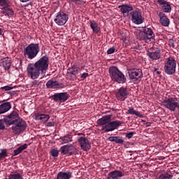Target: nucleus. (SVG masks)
<instances>
[{
  "instance_id": "nucleus-1",
  "label": "nucleus",
  "mask_w": 179,
  "mask_h": 179,
  "mask_svg": "<svg viewBox=\"0 0 179 179\" xmlns=\"http://www.w3.org/2000/svg\"><path fill=\"white\" fill-rule=\"evenodd\" d=\"M49 65L50 59H48V56H43L35 63H30L27 65V72L28 76L33 80L38 79L40 75L45 76Z\"/></svg>"
},
{
  "instance_id": "nucleus-2",
  "label": "nucleus",
  "mask_w": 179,
  "mask_h": 179,
  "mask_svg": "<svg viewBox=\"0 0 179 179\" xmlns=\"http://www.w3.org/2000/svg\"><path fill=\"white\" fill-rule=\"evenodd\" d=\"M6 120V127H11L13 133L15 135H19L26 130L27 123L23 119H20L19 113L16 110L12 111L9 115L4 116Z\"/></svg>"
},
{
  "instance_id": "nucleus-3",
  "label": "nucleus",
  "mask_w": 179,
  "mask_h": 179,
  "mask_svg": "<svg viewBox=\"0 0 179 179\" xmlns=\"http://www.w3.org/2000/svg\"><path fill=\"white\" fill-rule=\"evenodd\" d=\"M40 52V44L38 43H30L28 45L23 51L24 57L26 59L31 61L34 59L38 53Z\"/></svg>"
},
{
  "instance_id": "nucleus-4",
  "label": "nucleus",
  "mask_w": 179,
  "mask_h": 179,
  "mask_svg": "<svg viewBox=\"0 0 179 179\" xmlns=\"http://www.w3.org/2000/svg\"><path fill=\"white\" fill-rule=\"evenodd\" d=\"M136 37L138 40L141 41H145V43H150L155 40V33L150 28L144 27L137 34Z\"/></svg>"
},
{
  "instance_id": "nucleus-5",
  "label": "nucleus",
  "mask_w": 179,
  "mask_h": 179,
  "mask_svg": "<svg viewBox=\"0 0 179 179\" xmlns=\"http://www.w3.org/2000/svg\"><path fill=\"white\" fill-rule=\"evenodd\" d=\"M176 68H177V61L173 57L170 56L165 61L164 72L166 75H174L176 73Z\"/></svg>"
},
{
  "instance_id": "nucleus-6",
  "label": "nucleus",
  "mask_w": 179,
  "mask_h": 179,
  "mask_svg": "<svg viewBox=\"0 0 179 179\" xmlns=\"http://www.w3.org/2000/svg\"><path fill=\"white\" fill-rule=\"evenodd\" d=\"M129 78L134 83H139L142 78H143V73L141 69H132L128 71Z\"/></svg>"
},
{
  "instance_id": "nucleus-7",
  "label": "nucleus",
  "mask_w": 179,
  "mask_h": 179,
  "mask_svg": "<svg viewBox=\"0 0 179 179\" xmlns=\"http://www.w3.org/2000/svg\"><path fill=\"white\" fill-rule=\"evenodd\" d=\"M162 106H164L165 108H168L169 111H176L177 108L179 109L177 98H166L162 102Z\"/></svg>"
},
{
  "instance_id": "nucleus-8",
  "label": "nucleus",
  "mask_w": 179,
  "mask_h": 179,
  "mask_svg": "<svg viewBox=\"0 0 179 179\" xmlns=\"http://www.w3.org/2000/svg\"><path fill=\"white\" fill-rule=\"evenodd\" d=\"M59 152L62 155H68V156H73L78 155V150L72 144H67L60 148Z\"/></svg>"
},
{
  "instance_id": "nucleus-9",
  "label": "nucleus",
  "mask_w": 179,
  "mask_h": 179,
  "mask_svg": "<svg viewBox=\"0 0 179 179\" xmlns=\"http://www.w3.org/2000/svg\"><path fill=\"white\" fill-rule=\"evenodd\" d=\"M69 17L68 14L64 13V11H59L56 14L54 22L57 26H64L68 22Z\"/></svg>"
},
{
  "instance_id": "nucleus-10",
  "label": "nucleus",
  "mask_w": 179,
  "mask_h": 179,
  "mask_svg": "<svg viewBox=\"0 0 179 179\" xmlns=\"http://www.w3.org/2000/svg\"><path fill=\"white\" fill-rule=\"evenodd\" d=\"M147 55L152 61H157L162 57V50L159 48H151L147 52Z\"/></svg>"
},
{
  "instance_id": "nucleus-11",
  "label": "nucleus",
  "mask_w": 179,
  "mask_h": 179,
  "mask_svg": "<svg viewBox=\"0 0 179 179\" xmlns=\"http://www.w3.org/2000/svg\"><path fill=\"white\" fill-rule=\"evenodd\" d=\"M130 17H131V22H133L134 24H142V23H143L144 19L142 17V12L139 8L133 11Z\"/></svg>"
},
{
  "instance_id": "nucleus-12",
  "label": "nucleus",
  "mask_w": 179,
  "mask_h": 179,
  "mask_svg": "<svg viewBox=\"0 0 179 179\" xmlns=\"http://www.w3.org/2000/svg\"><path fill=\"white\" fill-rule=\"evenodd\" d=\"M52 99L55 103H65L69 99V94L68 92L55 93L52 96Z\"/></svg>"
},
{
  "instance_id": "nucleus-13",
  "label": "nucleus",
  "mask_w": 179,
  "mask_h": 179,
  "mask_svg": "<svg viewBox=\"0 0 179 179\" xmlns=\"http://www.w3.org/2000/svg\"><path fill=\"white\" fill-rule=\"evenodd\" d=\"M128 96H129V92L127 88L124 87H121L116 92V98L119 101H125L128 99Z\"/></svg>"
},
{
  "instance_id": "nucleus-14",
  "label": "nucleus",
  "mask_w": 179,
  "mask_h": 179,
  "mask_svg": "<svg viewBox=\"0 0 179 179\" xmlns=\"http://www.w3.org/2000/svg\"><path fill=\"white\" fill-rule=\"evenodd\" d=\"M120 10L124 16V17H131L132 13L135 11L134 10V7L129 4H123L119 6Z\"/></svg>"
},
{
  "instance_id": "nucleus-15",
  "label": "nucleus",
  "mask_w": 179,
  "mask_h": 179,
  "mask_svg": "<svg viewBox=\"0 0 179 179\" xmlns=\"http://www.w3.org/2000/svg\"><path fill=\"white\" fill-rule=\"evenodd\" d=\"M78 142L80 146L84 152H89L92 149V145H90V142L89 139L86 138L85 136H81L78 138Z\"/></svg>"
},
{
  "instance_id": "nucleus-16",
  "label": "nucleus",
  "mask_w": 179,
  "mask_h": 179,
  "mask_svg": "<svg viewBox=\"0 0 179 179\" xmlns=\"http://www.w3.org/2000/svg\"><path fill=\"white\" fill-rule=\"evenodd\" d=\"M121 124H122V122L119 120L113 122L110 121L103 127L102 131H105V132H111L112 131L117 129L118 127H120Z\"/></svg>"
},
{
  "instance_id": "nucleus-17",
  "label": "nucleus",
  "mask_w": 179,
  "mask_h": 179,
  "mask_svg": "<svg viewBox=\"0 0 179 179\" xmlns=\"http://www.w3.org/2000/svg\"><path fill=\"white\" fill-rule=\"evenodd\" d=\"M157 3L161 6L164 13H171V3L166 0H157Z\"/></svg>"
},
{
  "instance_id": "nucleus-18",
  "label": "nucleus",
  "mask_w": 179,
  "mask_h": 179,
  "mask_svg": "<svg viewBox=\"0 0 179 179\" xmlns=\"http://www.w3.org/2000/svg\"><path fill=\"white\" fill-rule=\"evenodd\" d=\"M157 15H158L159 17V23L162 24V26H164V27H169V26H170V19L167 17L166 13H164L163 11L157 10Z\"/></svg>"
},
{
  "instance_id": "nucleus-19",
  "label": "nucleus",
  "mask_w": 179,
  "mask_h": 179,
  "mask_svg": "<svg viewBox=\"0 0 179 179\" xmlns=\"http://www.w3.org/2000/svg\"><path fill=\"white\" fill-rule=\"evenodd\" d=\"M80 73V69L78 66L73 65L71 68L68 69L67 75H69L71 80H74L76 78V75Z\"/></svg>"
},
{
  "instance_id": "nucleus-20",
  "label": "nucleus",
  "mask_w": 179,
  "mask_h": 179,
  "mask_svg": "<svg viewBox=\"0 0 179 179\" xmlns=\"http://www.w3.org/2000/svg\"><path fill=\"white\" fill-rule=\"evenodd\" d=\"M12 66V59L10 57H3L0 60V66H2L5 71H9Z\"/></svg>"
},
{
  "instance_id": "nucleus-21",
  "label": "nucleus",
  "mask_w": 179,
  "mask_h": 179,
  "mask_svg": "<svg viewBox=\"0 0 179 179\" xmlns=\"http://www.w3.org/2000/svg\"><path fill=\"white\" fill-rule=\"evenodd\" d=\"M121 177H124V173L119 170L112 171L107 175V179H120Z\"/></svg>"
},
{
  "instance_id": "nucleus-22",
  "label": "nucleus",
  "mask_w": 179,
  "mask_h": 179,
  "mask_svg": "<svg viewBox=\"0 0 179 179\" xmlns=\"http://www.w3.org/2000/svg\"><path fill=\"white\" fill-rule=\"evenodd\" d=\"M108 71H109V75H110L112 80H113V82L115 80L116 78L121 73V71H120V69H118L117 67H115L114 66H110L109 68Z\"/></svg>"
},
{
  "instance_id": "nucleus-23",
  "label": "nucleus",
  "mask_w": 179,
  "mask_h": 179,
  "mask_svg": "<svg viewBox=\"0 0 179 179\" xmlns=\"http://www.w3.org/2000/svg\"><path fill=\"white\" fill-rule=\"evenodd\" d=\"M12 108V103L10 102H5L0 105V114H5Z\"/></svg>"
},
{
  "instance_id": "nucleus-24",
  "label": "nucleus",
  "mask_w": 179,
  "mask_h": 179,
  "mask_svg": "<svg viewBox=\"0 0 179 179\" xmlns=\"http://www.w3.org/2000/svg\"><path fill=\"white\" fill-rule=\"evenodd\" d=\"M72 178V172L71 171H60L57 175L56 179H71Z\"/></svg>"
},
{
  "instance_id": "nucleus-25",
  "label": "nucleus",
  "mask_w": 179,
  "mask_h": 179,
  "mask_svg": "<svg viewBox=\"0 0 179 179\" xmlns=\"http://www.w3.org/2000/svg\"><path fill=\"white\" fill-rule=\"evenodd\" d=\"M110 121H111V115H108L99 119L97 120V124L98 125H101V126L107 125V124H108V122H110Z\"/></svg>"
},
{
  "instance_id": "nucleus-26",
  "label": "nucleus",
  "mask_w": 179,
  "mask_h": 179,
  "mask_svg": "<svg viewBox=\"0 0 179 179\" xmlns=\"http://www.w3.org/2000/svg\"><path fill=\"white\" fill-rule=\"evenodd\" d=\"M61 86V84L58 81H54L52 80H49L46 83L47 89H58Z\"/></svg>"
},
{
  "instance_id": "nucleus-27",
  "label": "nucleus",
  "mask_w": 179,
  "mask_h": 179,
  "mask_svg": "<svg viewBox=\"0 0 179 179\" xmlns=\"http://www.w3.org/2000/svg\"><path fill=\"white\" fill-rule=\"evenodd\" d=\"M35 119L36 121H42V122H47L50 120V115L45 114H38L35 115Z\"/></svg>"
},
{
  "instance_id": "nucleus-28",
  "label": "nucleus",
  "mask_w": 179,
  "mask_h": 179,
  "mask_svg": "<svg viewBox=\"0 0 179 179\" xmlns=\"http://www.w3.org/2000/svg\"><path fill=\"white\" fill-rule=\"evenodd\" d=\"M73 139V136L71 134H66L65 136H61L60 140L62 141V145H65L66 143H71Z\"/></svg>"
},
{
  "instance_id": "nucleus-29",
  "label": "nucleus",
  "mask_w": 179,
  "mask_h": 179,
  "mask_svg": "<svg viewBox=\"0 0 179 179\" xmlns=\"http://www.w3.org/2000/svg\"><path fill=\"white\" fill-rule=\"evenodd\" d=\"M90 25L93 33L97 34V33L100 31V27H99V24L95 20H90Z\"/></svg>"
},
{
  "instance_id": "nucleus-30",
  "label": "nucleus",
  "mask_w": 179,
  "mask_h": 179,
  "mask_svg": "<svg viewBox=\"0 0 179 179\" xmlns=\"http://www.w3.org/2000/svg\"><path fill=\"white\" fill-rule=\"evenodd\" d=\"M113 82L120 84L127 83V77H125V75L120 71V74L117 76L116 79Z\"/></svg>"
},
{
  "instance_id": "nucleus-31",
  "label": "nucleus",
  "mask_w": 179,
  "mask_h": 179,
  "mask_svg": "<svg viewBox=\"0 0 179 179\" xmlns=\"http://www.w3.org/2000/svg\"><path fill=\"white\" fill-rule=\"evenodd\" d=\"M108 141L110 142H115V143H119L120 145H122L124 143V139L121 136H110L108 138Z\"/></svg>"
},
{
  "instance_id": "nucleus-32",
  "label": "nucleus",
  "mask_w": 179,
  "mask_h": 179,
  "mask_svg": "<svg viewBox=\"0 0 179 179\" xmlns=\"http://www.w3.org/2000/svg\"><path fill=\"white\" fill-rule=\"evenodd\" d=\"M25 149H27V144L20 145L17 149L13 151L14 155H13V156L20 155V153H22L23 150H25Z\"/></svg>"
},
{
  "instance_id": "nucleus-33",
  "label": "nucleus",
  "mask_w": 179,
  "mask_h": 179,
  "mask_svg": "<svg viewBox=\"0 0 179 179\" xmlns=\"http://www.w3.org/2000/svg\"><path fill=\"white\" fill-rule=\"evenodd\" d=\"M128 113L131 114V115H136V117H139L140 118H143V115L134 110V108L129 109Z\"/></svg>"
},
{
  "instance_id": "nucleus-34",
  "label": "nucleus",
  "mask_w": 179,
  "mask_h": 179,
  "mask_svg": "<svg viewBox=\"0 0 179 179\" xmlns=\"http://www.w3.org/2000/svg\"><path fill=\"white\" fill-rule=\"evenodd\" d=\"M12 5L9 0H0V6H2L3 8H8Z\"/></svg>"
},
{
  "instance_id": "nucleus-35",
  "label": "nucleus",
  "mask_w": 179,
  "mask_h": 179,
  "mask_svg": "<svg viewBox=\"0 0 179 179\" xmlns=\"http://www.w3.org/2000/svg\"><path fill=\"white\" fill-rule=\"evenodd\" d=\"M5 129H6V120L3 117V119H0V130L5 131Z\"/></svg>"
},
{
  "instance_id": "nucleus-36",
  "label": "nucleus",
  "mask_w": 179,
  "mask_h": 179,
  "mask_svg": "<svg viewBox=\"0 0 179 179\" xmlns=\"http://www.w3.org/2000/svg\"><path fill=\"white\" fill-rule=\"evenodd\" d=\"M5 157H8V151L6 149L0 150V160H3Z\"/></svg>"
},
{
  "instance_id": "nucleus-37",
  "label": "nucleus",
  "mask_w": 179,
  "mask_h": 179,
  "mask_svg": "<svg viewBox=\"0 0 179 179\" xmlns=\"http://www.w3.org/2000/svg\"><path fill=\"white\" fill-rule=\"evenodd\" d=\"M51 156H52V157H58V155H59V151H58V150L53 148L50 150V152Z\"/></svg>"
},
{
  "instance_id": "nucleus-38",
  "label": "nucleus",
  "mask_w": 179,
  "mask_h": 179,
  "mask_svg": "<svg viewBox=\"0 0 179 179\" xmlns=\"http://www.w3.org/2000/svg\"><path fill=\"white\" fill-rule=\"evenodd\" d=\"M12 90H13V87H10L8 85L1 87V90H2L3 92H8Z\"/></svg>"
},
{
  "instance_id": "nucleus-39",
  "label": "nucleus",
  "mask_w": 179,
  "mask_h": 179,
  "mask_svg": "<svg viewBox=\"0 0 179 179\" xmlns=\"http://www.w3.org/2000/svg\"><path fill=\"white\" fill-rule=\"evenodd\" d=\"M106 52L108 55H110V54H114L115 52V47L110 48L109 49H108Z\"/></svg>"
},
{
  "instance_id": "nucleus-40",
  "label": "nucleus",
  "mask_w": 179,
  "mask_h": 179,
  "mask_svg": "<svg viewBox=\"0 0 179 179\" xmlns=\"http://www.w3.org/2000/svg\"><path fill=\"white\" fill-rule=\"evenodd\" d=\"M6 10H7V16L8 17L13 16L14 13L12 9L9 8V7H7Z\"/></svg>"
},
{
  "instance_id": "nucleus-41",
  "label": "nucleus",
  "mask_w": 179,
  "mask_h": 179,
  "mask_svg": "<svg viewBox=\"0 0 179 179\" xmlns=\"http://www.w3.org/2000/svg\"><path fill=\"white\" fill-rule=\"evenodd\" d=\"M169 45L172 47V48H176V45L174 44V39H169Z\"/></svg>"
},
{
  "instance_id": "nucleus-42",
  "label": "nucleus",
  "mask_w": 179,
  "mask_h": 179,
  "mask_svg": "<svg viewBox=\"0 0 179 179\" xmlns=\"http://www.w3.org/2000/svg\"><path fill=\"white\" fill-rule=\"evenodd\" d=\"M134 135H135V133L134 131L127 133L126 138H127L128 139H131L132 138V136H134Z\"/></svg>"
},
{
  "instance_id": "nucleus-43",
  "label": "nucleus",
  "mask_w": 179,
  "mask_h": 179,
  "mask_svg": "<svg viewBox=\"0 0 179 179\" xmlns=\"http://www.w3.org/2000/svg\"><path fill=\"white\" fill-rule=\"evenodd\" d=\"M41 83H42L41 81L35 80H34V81L32 82V85H33V86H40V84H41Z\"/></svg>"
},
{
  "instance_id": "nucleus-44",
  "label": "nucleus",
  "mask_w": 179,
  "mask_h": 179,
  "mask_svg": "<svg viewBox=\"0 0 179 179\" xmlns=\"http://www.w3.org/2000/svg\"><path fill=\"white\" fill-rule=\"evenodd\" d=\"M55 125V122H54V119H52L51 122H48L47 123V127H54Z\"/></svg>"
},
{
  "instance_id": "nucleus-45",
  "label": "nucleus",
  "mask_w": 179,
  "mask_h": 179,
  "mask_svg": "<svg viewBox=\"0 0 179 179\" xmlns=\"http://www.w3.org/2000/svg\"><path fill=\"white\" fill-rule=\"evenodd\" d=\"M3 10V11H1V13H2L3 15H4L5 16H8V8H1Z\"/></svg>"
},
{
  "instance_id": "nucleus-46",
  "label": "nucleus",
  "mask_w": 179,
  "mask_h": 179,
  "mask_svg": "<svg viewBox=\"0 0 179 179\" xmlns=\"http://www.w3.org/2000/svg\"><path fill=\"white\" fill-rule=\"evenodd\" d=\"M87 76H89V73H83L82 74V76H81V79L85 80V79H86V78H87Z\"/></svg>"
},
{
  "instance_id": "nucleus-47",
  "label": "nucleus",
  "mask_w": 179,
  "mask_h": 179,
  "mask_svg": "<svg viewBox=\"0 0 179 179\" xmlns=\"http://www.w3.org/2000/svg\"><path fill=\"white\" fill-rule=\"evenodd\" d=\"M170 177H171V176L169 174L163 175L162 179H170Z\"/></svg>"
},
{
  "instance_id": "nucleus-48",
  "label": "nucleus",
  "mask_w": 179,
  "mask_h": 179,
  "mask_svg": "<svg viewBox=\"0 0 179 179\" xmlns=\"http://www.w3.org/2000/svg\"><path fill=\"white\" fill-rule=\"evenodd\" d=\"M69 1H71V2H75V3H78V5L79 3H80L79 2H81L80 0H69Z\"/></svg>"
},
{
  "instance_id": "nucleus-49",
  "label": "nucleus",
  "mask_w": 179,
  "mask_h": 179,
  "mask_svg": "<svg viewBox=\"0 0 179 179\" xmlns=\"http://www.w3.org/2000/svg\"><path fill=\"white\" fill-rule=\"evenodd\" d=\"M154 72H156V73H157L158 75H160V71H159V69H155L154 70Z\"/></svg>"
},
{
  "instance_id": "nucleus-50",
  "label": "nucleus",
  "mask_w": 179,
  "mask_h": 179,
  "mask_svg": "<svg viewBox=\"0 0 179 179\" xmlns=\"http://www.w3.org/2000/svg\"><path fill=\"white\" fill-rule=\"evenodd\" d=\"M3 31L0 28V36H3Z\"/></svg>"
},
{
  "instance_id": "nucleus-51",
  "label": "nucleus",
  "mask_w": 179,
  "mask_h": 179,
  "mask_svg": "<svg viewBox=\"0 0 179 179\" xmlns=\"http://www.w3.org/2000/svg\"><path fill=\"white\" fill-rule=\"evenodd\" d=\"M20 2L24 3V2H29L30 0H20Z\"/></svg>"
},
{
  "instance_id": "nucleus-52",
  "label": "nucleus",
  "mask_w": 179,
  "mask_h": 179,
  "mask_svg": "<svg viewBox=\"0 0 179 179\" xmlns=\"http://www.w3.org/2000/svg\"><path fill=\"white\" fill-rule=\"evenodd\" d=\"M147 127H150V122H146Z\"/></svg>"
},
{
  "instance_id": "nucleus-53",
  "label": "nucleus",
  "mask_w": 179,
  "mask_h": 179,
  "mask_svg": "<svg viewBox=\"0 0 179 179\" xmlns=\"http://www.w3.org/2000/svg\"><path fill=\"white\" fill-rule=\"evenodd\" d=\"M129 153H132V151H129Z\"/></svg>"
},
{
  "instance_id": "nucleus-54",
  "label": "nucleus",
  "mask_w": 179,
  "mask_h": 179,
  "mask_svg": "<svg viewBox=\"0 0 179 179\" xmlns=\"http://www.w3.org/2000/svg\"><path fill=\"white\" fill-rule=\"evenodd\" d=\"M119 1H124V0H119Z\"/></svg>"
},
{
  "instance_id": "nucleus-55",
  "label": "nucleus",
  "mask_w": 179,
  "mask_h": 179,
  "mask_svg": "<svg viewBox=\"0 0 179 179\" xmlns=\"http://www.w3.org/2000/svg\"><path fill=\"white\" fill-rule=\"evenodd\" d=\"M178 160H179V158H178Z\"/></svg>"
}]
</instances>
